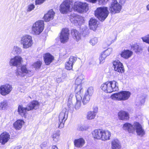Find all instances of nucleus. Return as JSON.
<instances>
[{
    "label": "nucleus",
    "instance_id": "nucleus-1",
    "mask_svg": "<svg viewBox=\"0 0 149 149\" xmlns=\"http://www.w3.org/2000/svg\"><path fill=\"white\" fill-rule=\"evenodd\" d=\"M123 129L127 130L130 133H133L136 130L138 135L142 136L145 134V132L142 126L137 122H135L133 125L128 123L124 124Z\"/></svg>",
    "mask_w": 149,
    "mask_h": 149
},
{
    "label": "nucleus",
    "instance_id": "nucleus-2",
    "mask_svg": "<svg viewBox=\"0 0 149 149\" xmlns=\"http://www.w3.org/2000/svg\"><path fill=\"white\" fill-rule=\"evenodd\" d=\"M39 103H28L26 107L19 105L18 108V114L22 117L26 118L28 114L27 111L33 109H37L38 107Z\"/></svg>",
    "mask_w": 149,
    "mask_h": 149
},
{
    "label": "nucleus",
    "instance_id": "nucleus-3",
    "mask_svg": "<svg viewBox=\"0 0 149 149\" xmlns=\"http://www.w3.org/2000/svg\"><path fill=\"white\" fill-rule=\"evenodd\" d=\"M101 88L107 93L118 91L119 90L118 83L115 81L107 82L101 85Z\"/></svg>",
    "mask_w": 149,
    "mask_h": 149
},
{
    "label": "nucleus",
    "instance_id": "nucleus-4",
    "mask_svg": "<svg viewBox=\"0 0 149 149\" xmlns=\"http://www.w3.org/2000/svg\"><path fill=\"white\" fill-rule=\"evenodd\" d=\"M20 66V67L17 68L16 69V75L24 77L26 76L31 77L33 75L34 71L28 68L26 65H21Z\"/></svg>",
    "mask_w": 149,
    "mask_h": 149
},
{
    "label": "nucleus",
    "instance_id": "nucleus-5",
    "mask_svg": "<svg viewBox=\"0 0 149 149\" xmlns=\"http://www.w3.org/2000/svg\"><path fill=\"white\" fill-rule=\"evenodd\" d=\"M109 14L108 8L102 7L97 8L95 11V15L99 20L104 21Z\"/></svg>",
    "mask_w": 149,
    "mask_h": 149
},
{
    "label": "nucleus",
    "instance_id": "nucleus-6",
    "mask_svg": "<svg viewBox=\"0 0 149 149\" xmlns=\"http://www.w3.org/2000/svg\"><path fill=\"white\" fill-rule=\"evenodd\" d=\"M73 9L72 0H65L60 5V10L61 13L64 14L71 12Z\"/></svg>",
    "mask_w": 149,
    "mask_h": 149
},
{
    "label": "nucleus",
    "instance_id": "nucleus-7",
    "mask_svg": "<svg viewBox=\"0 0 149 149\" xmlns=\"http://www.w3.org/2000/svg\"><path fill=\"white\" fill-rule=\"evenodd\" d=\"M73 9L81 13L86 12L89 9L88 4L86 3L76 1L73 5Z\"/></svg>",
    "mask_w": 149,
    "mask_h": 149
},
{
    "label": "nucleus",
    "instance_id": "nucleus-8",
    "mask_svg": "<svg viewBox=\"0 0 149 149\" xmlns=\"http://www.w3.org/2000/svg\"><path fill=\"white\" fill-rule=\"evenodd\" d=\"M20 43L23 49H27L31 47L33 44L32 37L28 35L22 36L21 37Z\"/></svg>",
    "mask_w": 149,
    "mask_h": 149
},
{
    "label": "nucleus",
    "instance_id": "nucleus-9",
    "mask_svg": "<svg viewBox=\"0 0 149 149\" xmlns=\"http://www.w3.org/2000/svg\"><path fill=\"white\" fill-rule=\"evenodd\" d=\"M131 95L129 91H123L112 95L111 97L114 100L124 101L127 100Z\"/></svg>",
    "mask_w": 149,
    "mask_h": 149
},
{
    "label": "nucleus",
    "instance_id": "nucleus-10",
    "mask_svg": "<svg viewBox=\"0 0 149 149\" xmlns=\"http://www.w3.org/2000/svg\"><path fill=\"white\" fill-rule=\"evenodd\" d=\"M44 23L42 20H39L33 24L31 30L33 33L36 35H39L43 31L44 28Z\"/></svg>",
    "mask_w": 149,
    "mask_h": 149
},
{
    "label": "nucleus",
    "instance_id": "nucleus-11",
    "mask_svg": "<svg viewBox=\"0 0 149 149\" xmlns=\"http://www.w3.org/2000/svg\"><path fill=\"white\" fill-rule=\"evenodd\" d=\"M68 111L66 108H64L60 113L59 116V122L58 127L60 129L63 128L64 123L68 118Z\"/></svg>",
    "mask_w": 149,
    "mask_h": 149
},
{
    "label": "nucleus",
    "instance_id": "nucleus-12",
    "mask_svg": "<svg viewBox=\"0 0 149 149\" xmlns=\"http://www.w3.org/2000/svg\"><path fill=\"white\" fill-rule=\"evenodd\" d=\"M109 10L111 13L115 14L119 13L122 9V6L117 0H112L109 5Z\"/></svg>",
    "mask_w": 149,
    "mask_h": 149
},
{
    "label": "nucleus",
    "instance_id": "nucleus-13",
    "mask_svg": "<svg viewBox=\"0 0 149 149\" xmlns=\"http://www.w3.org/2000/svg\"><path fill=\"white\" fill-rule=\"evenodd\" d=\"M69 30L67 28H63L60 33V40L62 43H64L68 42L69 38Z\"/></svg>",
    "mask_w": 149,
    "mask_h": 149
},
{
    "label": "nucleus",
    "instance_id": "nucleus-14",
    "mask_svg": "<svg viewBox=\"0 0 149 149\" xmlns=\"http://www.w3.org/2000/svg\"><path fill=\"white\" fill-rule=\"evenodd\" d=\"M23 61V58L20 56H16L10 59L9 64L10 66L16 67L17 68L22 65Z\"/></svg>",
    "mask_w": 149,
    "mask_h": 149
},
{
    "label": "nucleus",
    "instance_id": "nucleus-15",
    "mask_svg": "<svg viewBox=\"0 0 149 149\" xmlns=\"http://www.w3.org/2000/svg\"><path fill=\"white\" fill-rule=\"evenodd\" d=\"M13 89L11 85L6 84L0 86V94L3 96L9 94Z\"/></svg>",
    "mask_w": 149,
    "mask_h": 149
},
{
    "label": "nucleus",
    "instance_id": "nucleus-16",
    "mask_svg": "<svg viewBox=\"0 0 149 149\" xmlns=\"http://www.w3.org/2000/svg\"><path fill=\"white\" fill-rule=\"evenodd\" d=\"M113 64L115 71L121 73L124 72L123 65L120 61H115L113 62Z\"/></svg>",
    "mask_w": 149,
    "mask_h": 149
},
{
    "label": "nucleus",
    "instance_id": "nucleus-17",
    "mask_svg": "<svg viewBox=\"0 0 149 149\" xmlns=\"http://www.w3.org/2000/svg\"><path fill=\"white\" fill-rule=\"evenodd\" d=\"M70 20L72 22L77 24H78L79 25L81 24L84 21L83 17L79 15L74 14L70 16Z\"/></svg>",
    "mask_w": 149,
    "mask_h": 149
},
{
    "label": "nucleus",
    "instance_id": "nucleus-18",
    "mask_svg": "<svg viewBox=\"0 0 149 149\" xmlns=\"http://www.w3.org/2000/svg\"><path fill=\"white\" fill-rule=\"evenodd\" d=\"M10 136L6 132H4L0 135V143L2 145H4L10 139Z\"/></svg>",
    "mask_w": 149,
    "mask_h": 149
},
{
    "label": "nucleus",
    "instance_id": "nucleus-19",
    "mask_svg": "<svg viewBox=\"0 0 149 149\" xmlns=\"http://www.w3.org/2000/svg\"><path fill=\"white\" fill-rule=\"evenodd\" d=\"M77 58L75 57L71 56L69 61L67 62L65 64V68L68 70H70L72 68L74 64L76 61Z\"/></svg>",
    "mask_w": 149,
    "mask_h": 149
},
{
    "label": "nucleus",
    "instance_id": "nucleus-20",
    "mask_svg": "<svg viewBox=\"0 0 149 149\" xmlns=\"http://www.w3.org/2000/svg\"><path fill=\"white\" fill-rule=\"evenodd\" d=\"M129 114L126 111H120L118 113V116L119 120L126 121L129 118Z\"/></svg>",
    "mask_w": 149,
    "mask_h": 149
},
{
    "label": "nucleus",
    "instance_id": "nucleus-21",
    "mask_svg": "<svg viewBox=\"0 0 149 149\" xmlns=\"http://www.w3.org/2000/svg\"><path fill=\"white\" fill-rule=\"evenodd\" d=\"M55 13L53 10H49L44 17V19L46 22H49L53 19L54 17Z\"/></svg>",
    "mask_w": 149,
    "mask_h": 149
},
{
    "label": "nucleus",
    "instance_id": "nucleus-22",
    "mask_svg": "<svg viewBox=\"0 0 149 149\" xmlns=\"http://www.w3.org/2000/svg\"><path fill=\"white\" fill-rule=\"evenodd\" d=\"M71 34L73 39L77 42L81 39V34L76 29H73L71 30Z\"/></svg>",
    "mask_w": 149,
    "mask_h": 149
},
{
    "label": "nucleus",
    "instance_id": "nucleus-23",
    "mask_svg": "<svg viewBox=\"0 0 149 149\" xmlns=\"http://www.w3.org/2000/svg\"><path fill=\"white\" fill-rule=\"evenodd\" d=\"M85 140L81 138L76 139L74 141V146L78 148L82 147L85 144Z\"/></svg>",
    "mask_w": 149,
    "mask_h": 149
},
{
    "label": "nucleus",
    "instance_id": "nucleus-24",
    "mask_svg": "<svg viewBox=\"0 0 149 149\" xmlns=\"http://www.w3.org/2000/svg\"><path fill=\"white\" fill-rule=\"evenodd\" d=\"M102 130L99 129L94 130L92 132L93 137L97 139H101Z\"/></svg>",
    "mask_w": 149,
    "mask_h": 149
},
{
    "label": "nucleus",
    "instance_id": "nucleus-25",
    "mask_svg": "<svg viewBox=\"0 0 149 149\" xmlns=\"http://www.w3.org/2000/svg\"><path fill=\"white\" fill-rule=\"evenodd\" d=\"M45 62L47 65H49L54 59L53 56L49 53L45 54L44 56Z\"/></svg>",
    "mask_w": 149,
    "mask_h": 149
},
{
    "label": "nucleus",
    "instance_id": "nucleus-26",
    "mask_svg": "<svg viewBox=\"0 0 149 149\" xmlns=\"http://www.w3.org/2000/svg\"><path fill=\"white\" fill-rule=\"evenodd\" d=\"M133 54V52L128 50H124L121 52L120 54V56L125 59L130 58Z\"/></svg>",
    "mask_w": 149,
    "mask_h": 149
},
{
    "label": "nucleus",
    "instance_id": "nucleus-27",
    "mask_svg": "<svg viewBox=\"0 0 149 149\" xmlns=\"http://www.w3.org/2000/svg\"><path fill=\"white\" fill-rule=\"evenodd\" d=\"M112 149H120L121 148L120 142L116 139H113L111 141Z\"/></svg>",
    "mask_w": 149,
    "mask_h": 149
},
{
    "label": "nucleus",
    "instance_id": "nucleus-28",
    "mask_svg": "<svg viewBox=\"0 0 149 149\" xmlns=\"http://www.w3.org/2000/svg\"><path fill=\"white\" fill-rule=\"evenodd\" d=\"M102 134L101 139L104 141L109 140L111 135V133L109 131L103 130H102Z\"/></svg>",
    "mask_w": 149,
    "mask_h": 149
},
{
    "label": "nucleus",
    "instance_id": "nucleus-29",
    "mask_svg": "<svg viewBox=\"0 0 149 149\" xmlns=\"http://www.w3.org/2000/svg\"><path fill=\"white\" fill-rule=\"evenodd\" d=\"M97 22L95 19H91L89 22L90 28L94 31L95 30L97 27Z\"/></svg>",
    "mask_w": 149,
    "mask_h": 149
},
{
    "label": "nucleus",
    "instance_id": "nucleus-30",
    "mask_svg": "<svg viewBox=\"0 0 149 149\" xmlns=\"http://www.w3.org/2000/svg\"><path fill=\"white\" fill-rule=\"evenodd\" d=\"M24 122L23 120H19L14 123L13 126L14 128L16 130H19L21 129L22 125L24 124Z\"/></svg>",
    "mask_w": 149,
    "mask_h": 149
},
{
    "label": "nucleus",
    "instance_id": "nucleus-31",
    "mask_svg": "<svg viewBox=\"0 0 149 149\" xmlns=\"http://www.w3.org/2000/svg\"><path fill=\"white\" fill-rule=\"evenodd\" d=\"M60 131L58 130L53 132L52 135V138L53 140L56 142L58 141L60 139Z\"/></svg>",
    "mask_w": 149,
    "mask_h": 149
},
{
    "label": "nucleus",
    "instance_id": "nucleus-32",
    "mask_svg": "<svg viewBox=\"0 0 149 149\" xmlns=\"http://www.w3.org/2000/svg\"><path fill=\"white\" fill-rule=\"evenodd\" d=\"M21 52V48L16 46H14L11 51V53L13 54H19Z\"/></svg>",
    "mask_w": 149,
    "mask_h": 149
},
{
    "label": "nucleus",
    "instance_id": "nucleus-33",
    "mask_svg": "<svg viewBox=\"0 0 149 149\" xmlns=\"http://www.w3.org/2000/svg\"><path fill=\"white\" fill-rule=\"evenodd\" d=\"M131 48L132 50L134 51L136 53L139 52L142 50V48L139 44L137 43L132 45H131Z\"/></svg>",
    "mask_w": 149,
    "mask_h": 149
},
{
    "label": "nucleus",
    "instance_id": "nucleus-34",
    "mask_svg": "<svg viewBox=\"0 0 149 149\" xmlns=\"http://www.w3.org/2000/svg\"><path fill=\"white\" fill-rule=\"evenodd\" d=\"M84 78V76L82 74L79 75L75 80V85H81L82 81Z\"/></svg>",
    "mask_w": 149,
    "mask_h": 149
},
{
    "label": "nucleus",
    "instance_id": "nucleus-35",
    "mask_svg": "<svg viewBox=\"0 0 149 149\" xmlns=\"http://www.w3.org/2000/svg\"><path fill=\"white\" fill-rule=\"evenodd\" d=\"M96 116V114L92 111L88 112L87 114L86 118L88 120H91L94 119Z\"/></svg>",
    "mask_w": 149,
    "mask_h": 149
},
{
    "label": "nucleus",
    "instance_id": "nucleus-36",
    "mask_svg": "<svg viewBox=\"0 0 149 149\" xmlns=\"http://www.w3.org/2000/svg\"><path fill=\"white\" fill-rule=\"evenodd\" d=\"M97 0H85L86 1L93 3H95ZM109 0H99V4L100 5H105L108 1Z\"/></svg>",
    "mask_w": 149,
    "mask_h": 149
},
{
    "label": "nucleus",
    "instance_id": "nucleus-37",
    "mask_svg": "<svg viewBox=\"0 0 149 149\" xmlns=\"http://www.w3.org/2000/svg\"><path fill=\"white\" fill-rule=\"evenodd\" d=\"M75 92L76 94H81L82 93L83 90L81 85H77L76 86Z\"/></svg>",
    "mask_w": 149,
    "mask_h": 149
},
{
    "label": "nucleus",
    "instance_id": "nucleus-38",
    "mask_svg": "<svg viewBox=\"0 0 149 149\" xmlns=\"http://www.w3.org/2000/svg\"><path fill=\"white\" fill-rule=\"evenodd\" d=\"M107 57V56L103 53H101L99 58L100 64H102L104 62L105 60Z\"/></svg>",
    "mask_w": 149,
    "mask_h": 149
},
{
    "label": "nucleus",
    "instance_id": "nucleus-39",
    "mask_svg": "<svg viewBox=\"0 0 149 149\" xmlns=\"http://www.w3.org/2000/svg\"><path fill=\"white\" fill-rule=\"evenodd\" d=\"M112 51V49L111 48H109L106 50L102 52L106 56H107L110 54Z\"/></svg>",
    "mask_w": 149,
    "mask_h": 149
},
{
    "label": "nucleus",
    "instance_id": "nucleus-40",
    "mask_svg": "<svg viewBox=\"0 0 149 149\" xmlns=\"http://www.w3.org/2000/svg\"><path fill=\"white\" fill-rule=\"evenodd\" d=\"M42 62L40 61H38L35 63L33 65L34 68L36 69H39L41 65Z\"/></svg>",
    "mask_w": 149,
    "mask_h": 149
},
{
    "label": "nucleus",
    "instance_id": "nucleus-41",
    "mask_svg": "<svg viewBox=\"0 0 149 149\" xmlns=\"http://www.w3.org/2000/svg\"><path fill=\"white\" fill-rule=\"evenodd\" d=\"M98 42V40L97 38H94L91 39L90 41V43L92 46H94Z\"/></svg>",
    "mask_w": 149,
    "mask_h": 149
},
{
    "label": "nucleus",
    "instance_id": "nucleus-42",
    "mask_svg": "<svg viewBox=\"0 0 149 149\" xmlns=\"http://www.w3.org/2000/svg\"><path fill=\"white\" fill-rule=\"evenodd\" d=\"M94 90L93 87H90L87 89V94L89 96H91L93 93Z\"/></svg>",
    "mask_w": 149,
    "mask_h": 149
},
{
    "label": "nucleus",
    "instance_id": "nucleus-43",
    "mask_svg": "<svg viewBox=\"0 0 149 149\" xmlns=\"http://www.w3.org/2000/svg\"><path fill=\"white\" fill-rule=\"evenodd\" d=\"M88 127L84 125H79L77 128V130L79 131H84L88 129Z\"/></svg>",
    "mask_w": 149,
    "mask_h": 149
},
{
    "label": "nucleus",
    "instance_id": "nucleus-44",
    "mask_svg": "<svg viewBox=\"0 0 149 149\" xmlns=\"http://www.w3.org/2000/svg\"><path fill=\"white\" fill-rule=\"evenodd\" d=\"M35 8V5L33 4H31L28 5L27 7L26 11L29 12L33 10Z\"/></svg>",
    "mask_w": 149,
    "mask_h": 149
},
{
    "label": "nucleus",
    "instance_id": "nucleus-45",
    "mask_svg": "<svg viewBox=\"0 0 149 149\" xmlns=\"http://www.w3.org/2000/svg\"><path fill=\"white\" fill-rule=\"evenodd\" d=\"M89 96L88 94H87L86 93L85 95L84 96L83 99V102H89L90 99Z\"/></svg>",
    "mask_w": 149,
    "mask_h": 149
},
{
    "label": "nucleus",
    "instance_id": "nucleus-46",
    "mask_svg": "<svg viewBox=\"0 0 149 149\" xmlns=\"http://www.w3.org/2000/svg\"><path fill=\"white\" fill-rule=\"evenodd\" d=\"M143 42L149 44V35H148L141 38Z\"/></svg>",
    "mask_w": 149,
    "mask_h": 149
},
{
    "label": "nucleus",
    "instance_id": "nucleus-47",
    "mask_svg": "<svg viewBox=\"0 0 149 149\" xmlns=\"http://www.w3.org/2000/svg\"><path fill=\"white\" fill-rule=\"evenodd\" d=\"M6 103H0V110L4 109L7 107Z\"/></svg>",
    "mask_w": 149,
    "mask_h": 149
},
{
    "label": "nucleus",
    "instance_id": "nucleus-48",
    "mask_svg": "<svg viewBox=\"0 0 149 149\" xmlns=\"http://www.w3.org/2000/svg\"><path fill=\"white\" fill-rule=\"evenodd\" d=\"M75 96L77 102H81L82 99L81 94H76Z\"/></svg>",
    "mask_w": 149,
    "mask_h": 149
},
{
    "label": "nucleus",
    "instance_id": "nucleus-49",
    "mask_svg": "<svg viewBox=\"0 0 149 149\" xmlns=\"http://www.w3.org/2000/svg\"><path fill=\"white\" fill-rule=\"evenodd\" d=\"M45 0H36L35 4L36 5H39L43 3Z\"/></svg>",
    "mask_w": 149,
    "mask_h": 149
},
{
    "label": "nucleus",
    "instance_id": "nucleus-50",
    "mask_svg": "<svg viewBox=\"0 0 149 149\" xmlns=\"http://www.w3.org/2000/svg\"><path fill=\"white\" fill-rule=\"evenodd\" d=\"M81 103H74V107L76 109H79L81 106L82 105V104H81Z\"/></svg>",
    "mask_w": 149,
    "mask_h": 149
},
{
    "label": "nucleus",
    "instance_id": "nucleus-51",
    "mask_svg": "<svg viewBox=\"0 0 149 149\" xmlns=\"http://www.w3.org/2000/svg\"><path fill=\"white\" fill-rule=\"evenodd\" d=\"M93 112H94L96 114L98 111V107L96 106H94L93 107Z\"/></svg>",
    "mask_w": 149,
    "mask_h": 149
},
{
    "label": "nucleus",
    "instance_id": "nucleus-52",
    "mask_svg": "<svg viewBox=\"0 0 149 149\" xmlns=\"http://www.w3.org/2000/svg\"><path fill=\"white\" fill-rule=\"evenodd\" d=\"M137 99L141 102H145V99L143 96L138 97Z\"/></svg>",
    "mask_w": 149,
    "mask_h": 149
},
{
    "label": "nucleus",
    "instance_id": "nucleus-53",
    "mask_svg": "<svg viewBox=\"0 0 149 149\" xmlns=\"http://www.w3.org/2000/svg\"><path fill=\"white\" fill-rule=\"evenodd\" d=\"M125 1L126 0H119V3L120 4H122L125 3Z\"/></svg>",
    "mask_w": 149,
    "mask_h": 149
},
{
    "label": "nucleus",
    "instance_id": "nucleus-54",
    "mask_svg": "<svg viewBox=\"0 0 149 149\" xmlns=\"http://www.w3.org/2000/svg\"><path fill=\"white\" fill-rule=\"evenodd\" d=\"M72 104V103H69L68 104H67L69 108L72 107V106H73Z\"/></svg>",
    "mask_w": 149,
    "mask_h": 149
},
{
    "label": "nucleus",
    "instance_id": "nucleus-55",
    "mask_svg": "<svg viewBox=\"0 0 149 149\" xmlns=\"http://www.w3.org/2000/svg\"><path fill=\"white\" fill-rule=\"evenodd\" d=\"M21 148L22 146H19L15 147V149H21Z\"/></svg>",
    "mask_w": 149,
    "mask_h": 149
},
{
    "label": "nucleus",
    "instance_id": "nucleus-56",
    "mask_svg": "<svg viewBox=\"0 0 149 149\" xmlns=\"http://www.w3.org/2000/svg\"><path fill=\"white\" fill-rule=\"evenodd\" d=\"M51 149H58V148L56 146H52Z\"/></svg>",
    "mask_w": 149,
    "mask_h": 149
},
{
    "label": "nucleus",
    "instance_id": "nucleus-57",
    "mask_svg": "<svg viewBox=\"0 0 149 149\" xmlns=\"http://www.w3.org/2000/svg\"><path fill=\"white\" fill-rule=\"evenodd\" d=\"M61 80V79L60 78H58L56 80L57 81L58 83H59Z\"/></svg>",
    "mask_w": 149,
    "mask_h": 149
},
{
    "label": "nucleus",
    "instance_id": "nucleus-58",
    "mask_svg": "<svg viewBox=\"0 0 149 149\" xmlns=\"http://www.w3.org/2000/svg\"><path fill=\"white\" fill-rule=\"evenodd\" d=\"M86 103H82V104H83L84 105H86Z\"/></svg>",
    "mask_w": 149,
    "mask_h": 149
},
{
    "label": "nucleus",
    "instance_id": "nucleus-59",
    "mask_svg": "<svg viewBox=\"0 0 149 149\" xmlns=\"http://www.w3.org/2000/svg\"><path fill=\"white\" fill-rule=\"evenodd\" d=\"M148 51L149 52V46L148 47Z\"/></svg>",
    "mask_w": 149,
    "mask_h": 149
}]
</instances>
